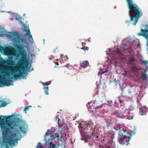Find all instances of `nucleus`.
Returning <instances> with one entry per match:
<instances>
[{
    "label": "nucleus",
    "mask_w": 148,
    "mask_h": 148,
    "mask_svg": "<svg viewBox=\"0 0 148 148\" xmlns=\"http://www.w3.org/2000/svg\"><path fill=\"white\" fill-rule=\"evenodd\" d=\"M4 53L6 55H8L9 53L14 52L15 51V49L13 47L10 46L6 47L5 48Z\"/></svg>",
    "instance_id": "423d86ee"
},
{
    "label": "nucleus",
    "mask_w": 148,
    "mask_h": 148,
    "mask_svg": "<svg viewBox=\"0 0 148 148\" xmlns=\"http://www.w3.org/2000/svg\"><path fill=\"white\" fill-rule=\"evenodd\" d=\"M148 63V61L147 60H143L141 62V63H143L145 65H147Z\"/></svg>",
    "instance_id": "393cba45"
},
{
    "label": "nucleus",
    "mask_w": 148,
    "mask_h": 148,
    "mask_svg": "<svg viewBox=\"0 0 148 148\" xmlns=\"http://www.w3.org/2000/svg\"><path fill=\"white\" fill-rule=\"evenodd\" d=\"M139 112H140H140H140V111Z\"/></svg>",
    "instance_id": "de8ad7c7"
},
{
    "label": "nucleus",
    "mask_w": 148,
    "mask_h": 148,
    "mask_svg": "<svg viewBox=\"0 0 148 148\" xmlns=\"http://www.w3.org/2000/svg\"><path fill=\"white\" fill-rule=\"evenodd\" d=\"M89 65V62L88 61H84L80 62V66L83 67H87Z\"/></svg>",
    "instance_id": "6e6552de"
},
{
    "label": "nucleus",
    "mask_w": 148,
    "mask_h": 148,
    "mask_svg": "<svg viewBox=\"0 0 148 148\" xmlns=\"http://www.w3.org/2000/svg\"><path fill=\"white\" fill-rule=\"evenodd\" d=\"M12 115L0 116V126L2 134L3 141L0 142V148H10L15 146V142L17 143L21 138L17 137L19 130L25 133L27 131V126L26 125H20L18 119L15 120H9Z\"/></svg>",
    "instance_id": "f257e3e1"
},
{
    "label": "nucleus",
    "mask_w": 148,
    "mask_h": 148,
    "mask_svg": "<svg viewBox=\"0 0 148 148\" xmlns=\"http://www.w3.org/2000/svg\"><path fill=\"white\" fill-rule=\"evenodd\" d=\"M87 133H90V135L92 134V132L90 131H89L88 130L86 131Z\"/></svg>",
    "instance_id": "c85d7f7f"
},
{
    "label": "nucleus",
    "mask_w": 148,
    "mask_h": 148,
    "mask_svg": "<svg viewBox=\"0 0 148 148\" xmlns=\"http://www.w3.org/2000/svg\"><path fill=\"white\" fill-rule=\"evenodd\" d=\"M19 40L22 42H26V40L23 38H19Z\"/></svg>",
    "instance_id": "aec40b11"
},
{
    "label": "nucleus",
    "mask_w": 148,
    "mask_h": 148,
    "mask_svg": "<svg viewBox=\"0 0 148 148\" xmlns=\"http://www.w3.org/2000/svg\"><path fill=\"white\" fill-rule=\"evenodd\" d=\"M58 47H57L55 49L53 50L54 52L56 53V52H57V51H58Z\"/></svg>",
    "instance_id": "bb28decb"
},
{
    "label": "nucleus",
    "mask_w": 148,
    "mask_h": 148,
    "mask_svg": "<svg viewBox=\"0 0 148 148\" xmlns=\"http://www.w3.org/2000/svg\"><path fill=\"white\" fill-rule=\"evenodd\" d=\"M56 120H58V125H59V126H60L61 125V124H60V122H59V121H60V119H59V118H58V117L57 116H56Z\"/></svg>",
    "instance_id": "a878e982"
},
{
    "label": "nucleus",
    "mask_w": 148,
    "mask_h": 148,
    "mask_svg": "<svg viewBox=\"0 0 148 148\" xmlns=\"http://www.w3.org/2000/svg\"><path fill=\"white\" fill-rule=\"evenodd\" d=\"M0 103H1V104L0 105V108L1 107H4L7 104V103L5 101H0Z\"/></svg>",
    "instance_id": "ddd939ff"
},
{
    "label": "nucleus",
    "mask_w": 148,
    "mask_h": 148,
    "mask_svg": "<svg viewBox=\"0 0 148 148\" xmlns=\"http://www.w3.org/2000/svg\"><path fill=\"white\" fill-rule=\"evenodd\" d=\"M55 63L57 65H58L59 64L58 63V62H56Z\"/></svg>",
    "instance_id": "58836bf2"
},
{
    "label": "nucleus",
    "mask_w": 148,
    "mask_h": 148,
    "mask_svg": "<svg viewBox=\"0 0 148 148\" xmlns=\"http://www.w3.org/2000/svg\"><path fill=\"white\" fill-rule=\"evenodd\" d=\"M85 45H86V43L85 42L82 43V45L83 47L85 46H84Z\"/></svg>",
    "instance_id": "f704fd0d"
},
{
    "label": "nucleus",
    "mask_w": 148,
    "mask_h": 148,
    "mask_svg": "<svg viewBox=\"0 0 148 148\" xmlns=\"http://www.w3.org/2000/svg\"><path fill=\"white\" fill-rule=\"evenodd\" d=\"M123 49L124 50H127L128 51H129V49L127 48H125V47H123Z\"/></svg>",
    "instance_id": "72a5a7b5"
},
{
    "label": "nucleus",
    "mask_w": 148,
    "mask_h": 148,
    "mask_svg": "<svg viewBox=\"0 0 148 148\" xmlns=\"http://www.w3.org/2000/svg\"><path fill=\"white\" fill-rule=\"evenodd\" d=\"M136 95V94H135L134 95Z\"/></svg>",
    "instance_id": "09e8293b"
},
{
    "label": "nucleus",
    "mask_w": 148,
    "mask_h": 148,
    "mask_svg": "<svg viewBox=\"0 0 148 148\" xmlns=\"http://www.w3.org/2000/svg\"><path fill=\"white\" fill-rule=\"evenodd\" d=\"M81 49H82L85 51L86 50L88 51L89 49V48L88 47H85V46L82 47Z\"/></svg>",
    "instance_id": "5701e85b"
},
{
    "label": "nucleus",
    "mask_w": 148,
    "mask_h": 148,
    "mask_svg": "<svg viewBox=\"0 0 148 148\" xmlns=\"http://www.w3.org/2000/svg\"><path fill=\"white\" fill-rule=\"evenodd\" d=\"M4 49L5 48H4L3 47L1 46L0 47V52H3V51L4 52V50L5 49Z\"/></svg>",
    "instance_id": "b1692460"
},
{
    "label": "nucleus",
    "mask_w": 148,
    "mask_h": 148,
    "mask_svg": "<svg viewBox=\"0 0 148 148\" xmlns=\"http://www.w3.org/2000/svg\"><path fill=\"white\" fill-rule=\"evenodd\" d=\"M106 127L107 128H108V127L110 125V124H111V122H110V121L106 122Z\"/></svg>",
    "instance_id": "4be33fe9"
},
{
    "label": "nucleus",
    "mask_w": 148,
    "mask_h": 148,
    "mask_svg": "<svg viewBox=\"0 0 148 148\" xmlns=\"http://www.w3.org/2000/svg\"><path fill=\"white\" fill-rule=\"evenodd\" d=\"M52 131L51 130H48L46 132L45 136V139L46 138V137L47 136H50L49 138H48L47 140H45L46 142L45 143V144H44L45 145L48 143L49 144V145L51 146V144L53 143L52 141L56 138V135H51L52 134Z\"/></svg>",
    "instance_id": "39448f33"
},
{
    "label": "nucleus",
    "mask_w": 148,
    "mask_h": 148,
    "mask_svg": "<svg viewBox=\"0 0 148 148\" xmlns=\"http://www.w3.org/2000/svg\"><path fill=\"white\" fill-rule=\"evenodd\" d=\"M29 38H32V39H33L32 36V35L31 34L30 35H29Z\"/></svg>",
    "instance_id": "c9c22d12"
},
{
    "label": "nucleus",
    "mask_w": 148,
    "mask_h": 148,
    "mask_svg": "<svg viewBox=\"0 0 148 148\" xmlns=\"http://www.w3.org/2000/svg\"><path fill=\"white\" fill-rule=\"evenodd\" d=\"M49 147V148H59V147L60 146L59 145H56L54 143H52L51 146Z\"/></svg>",
    "instance_id": "4468645a"
},
{
    "label": "nucleus",
    "mask_w": 148,
    "mask_h": 148,
    "mask_svg": "<svg viewBox=\"0 0 148 148\" xmlns=\"http://www.w3.org/2000/svg\"><path fill=\"white\" fill-rule=\"evenodd\" d=\"M127 117L129 119H132L133 117V115L132 114L130 113L127 116Z\"/></svg>",
    "instance_id": "a211bd4d"
},
{
    "label": "nucleus",
    "mask_w": 148,
    "mask_h": 148,
    "mask_svg": "<svg viewBox=\"0 0 148 148\" xmlns=\"http://www.w3.org/2000/svg\"><path fill=\"white\" fill-rule=\"evenodd\" d=\"M112 114L113 115H116V116H117L118 115L115 112H112Z\"/></svg>",
    "instance_id": "473e14b6"
},
{
    "label": "nucleus",
    "mask_w": 148,
    "mask_h": 148,
    "mask_svg": "<svg viewBox=\"0 0 148 148\" xmlns=\"http://www.w3.org/2000/svg\"><path fill=\"white\" fill-rule=\"evenodd\" d=\"M109 73V71L107 70L106 71H103L101 73V74H104L105 75H107L108 73Z\"/></svg>",
    "instance_id": "412c9836"
},
{
    "label": "nucleus",
    "mask_w": 148,
    "mask_h": 148,
    "mask_svg": "<svg viewBox=\"0 0 148 148\" xmlns=\"http://www.w3.org/2000/svg\"><path fill=\"white\" fill-rule=\"evenodd\" d=\"M1 45H0V47H1Z\"/></svg>",
    "instance_id": "8fccbe9b"
},
{
    "label": "nucleus",
    "mask_w": 148,
    "mask_h": 148,
    "mask_svg": "<svg viewBox=\"0 0 148 148\" xmlns=\"http://www.w3.org/2000/svg\"><path fill=\"white\" fill-rule=\"evenodd\" d=\"M112 102V101L111 100H108L106 102V103H107V104H109L110 103H111Z\"/></svg>",
    "instance_id": "7c9ffc66"
},
{
    "label": "nucleus",
    "mask_w": 148,
    "mask_h": 148,
    "mask_svg": "<svg viewBox=\"0 0 148 148\" xmlns=\"http://www.w3.org/2000/svg\"><path fill=\"white\" fill-rule=\"evenodd\" d=\"M26 28H29L28 27H26ZM24 31H26L27 32L25 34V35H29L31 34L30 32V30L29 29H24Z\"/></svg>",
    "instance_id": "2eb2a0df"
},
{
    "label": "nucleus",
    "mask_w": 148,
    "mask_h": 148,
    "mask_svg": "<svg viewBox=\"0 0 148 148\" xmlns=\"http://www.w3.org/2000/svg\"><path fill=\"white\" fill-rule=\"evenodd\" d=\"M147 77V75L145 73H143L141 75V78L143 80H146V79Z\"/></svg>",
    "instance_id": "dca6fc26"
},
{
    "label": "nucleus",
    "mask_w": 148,
    "mask_h": 148,
    "mask_svg": "<svg viewBox=\"0 0 148 148\" xmlns=\"http://www.w3.org/2000/svg\"><path fill=\"white\" fill-rule=\"evenodd\" d=\"M66 57L67 58L68 60V59H68V58L67 57V56H66Z\"/></svg>",
    "instance_id": "79ce46f5"
},
{
    "label": "nucleus",
    "mask_w": 148,
    "mask_h": 148,
    "mask_svg": "<svg viewBox=\"0 0 148 148\" xmlns=\"http://www.w3.org/2000/svg\"><path fill=\"white\" fill-rule=\"evenodd\" d=\"M64 148H65V146L64 145Z\"/></svg>",
    "instance_id": "c03bdc74"
},
{
    "label": "nucleus",
    "mask_w": 148,
    "mask_h": 148,
    "mask_svg": "<svg viewBox=\"0 0 148 148\" xmlns=\"http://www.w3.org/2000/svg\"><path fill=\"white\" fill-rule=\"evenodd\" d=\"M88 108L89 110L91 109H94V106H93L91 102H89L86 105Z\"/></svg>",
    "instance_id": "9d476101"
},
{
    "label": "nucleus",
    "mask_w": 148,
    "mask_h": 148,
    "mask_svg": "<svg viewBox=\"0 0 148 148\" xmlns=\"http://www.w3.org/2000/svg\"><path fill=\"white\" fill-rule=\"evenodd\" d=\"M31 107H32L31 106H28L27 107H25L24 108V112L25 113H26V111L28 110L29 109H30V108H31Z\"/></svg>",
    "instance_id": "6ab92c4d"
},
{
    "label": "nucleus",
    "mask_w": 148,
    "mask_h": 148,
    "mask_svg": "<svg viewBox=\"0 0 148 148\" xmlns=\"http://www.w3.org/2000/svg\"><path fill=\"white\" fill-rule=\"evenodd\" d=\"M16 47L20 50V54L21 56V59L18 60V64L15 66H11L10 65H15V62L10 58L6 60L5 63L7 65L4 69V70L1 72L3 76L2 79H0V87L4 86H9L12 83L6 82V79L5 77H9L10 72L11 75H14V77L16 79L21 77H23V75L25 73V72H21V70L23 68L24 66L27 63V54L24 47L20 45L17 44L15 46Z\"/></svg>",
    "instance_id": "f03ea898"
},
{
    "label": "nucleus",
    "mask_w": 148,
    "mask_h": 148,
    "mask_svg": "<svg viewBox=\"0 0 148 148\" xmlns=\"http://www.w3.org/2000/svg\"><path fill=\"white\" fill-rule=\"evenodd\" d=\"M1 62H2V61H1L0 60V64H1Z\"/></svg>",
    "instance_id": "a19ab883"
},
{
    "label": "nucleus",
    "mask_w": 148,
    "mask_h": 148,
    "mask_svg": "<svg viewBox=\"0 0 148 148\" xmlns=\"http://www.w3.org/2000/svg\"><path fill=\"white\" fill-rule=\"evenodd\" d=\"M147 26H148V25H146V26H145V29H144V30H145V29H146V28H147ZM143 29V30H144V29Z\"/></svg>",
    "instance_id": "e433bc0d"
},
{
    "label": "nucleus",
    "mask_w": 148,
    "mask_h": 148,
    "mask_svg": "<svg viewBox=\"0 0 148 148\" xmlns=\"http://www.w3.org/2000/svg\"><path fill=\"white\" fill-rule=\"evenodd\" d=\"M119 136L120 137L119 141L120 144L122 145H128L130 144L129 142L131 138V135L130 134V136L127 137L128 133L127 131L122 128H119Z\"/></svg>",
    "instance_id": "20e7f679"
},
{
    "label": "nucleus",
    "mask_w": 148,
    "mask_h": 148,
    "mask_svg": "<svg viewBox=\"0 0 148 148\" xmlns=\"http://www.w3.org/2000/svg\"><path fill=\"white\" fill-rule=\"evenodd\" d=\"M1 75H0V78H1Z\"/></svg>",
    "instance_id": "a18cd8bd"
},
{
    "label": "nucleus",
    "mask_w": 148,
    "mask_h": 148,
    "mask_svg": "<svg viewBox=\"0 0 148 148\" xmlns=\"http://www.w3.org/2000/svg\"><path fill=\"white\" fill-rule=\"evenodd\" d=\"M133 96H134V95H131V97H133Z\"/></svg>",
    "instance_id": "ea45409f"
},
{
    "label": "nucleus",
    "mask_w": 148,
    "mask_h": 148,
    "mask_svg": "<svg viewBox=\"0 0 148 148\" xmlns=\"http://www.w3.org/2000/svg\"><path fill=\"white\" fill-rule=\"evenodd\" d=\"M135 60V59L134 57L133 56H131L128 59V63L129 64H131L132 65L133 63L134 64L133 62H134Z\"/></svg>",
    "instance_id": "1a4fd4ad"
},
{
    "label": "nucleus",
    "mask_w": 148,
    "mask_h": 148,
    "mask_svg": "<svg viewBox=\"0 0 148 148\" xmlns=\"http://www.w3.org/2000/svg\"><path fill=\"white\" fill-rule=\"evenodd\" d=\"M56 138H57V140H58L59 139V138H63V136H62V135L61 136H56Z\"/></svg>",
    "instance_id": "c756f323"
},
{
    "label": "nucleus",
    "mask_w": 148,
    "mask_h": 148,
    "mask_svg": "<svg viewBox=\"0 0 148 148\" xmlns=\"http://www.w3.org/2000/svg\"><path fill=\"white\" fill-rule=\"evenodd\" d=\"M36 148H44V145L42 144L39 143L38 144Z\"/></svg>",
    "instance_id": "f3484780"
},
{
    "label": "nucleus",
    "mask_w": 148,
    "mask_h": 148,
    "mask_svg": "<svg viewBox=\"0 0 148 148\" xmlns=\"http://www.w3.org/2000/svg\"><path fill=\"white\" fill-rule=\"evenodd\" d=\"M132 68L133 71L135 72H137L138 70V68H137L134 64L132 65Z\"/></svg>",
    "instance_id": "f8f14e48"
},
{
    "label": "nucleus",
    "mask_w": 148,
    "mask_h": 148,
    "mask_svg": "<svg viewBox=\"0 0 148 148\" xmlns=\"http://www.w3.org/2000/svg\"><path fill=\"white\" fill-rule=\"evenodd\" d=\"M122 102L121 99H120V97H116L115 103L116 104H119Z\"/></svg>",
    "instance_id": "9b49d317"
},
{
    "label": "nucleus",
    "mask_w": 148,
    "mask_h": 148,
    "mask_svg": "<svg viewBox=\"0 0 148 148\" xmlns=\"http://www.w3.org/2000/svg\"><path fill=\"white\" fill-rule=\"evenodd\" d=\"M7 37L9 38H12L11 35L10 34L7 35Z\"/></svg>",
    "instance_id": "2f4dec72"
},
{
    "label": "nucleus",
    "mask_w": 148,
    "mask_h": 148,
    "mask_svg": "<svg viewBox=\"0 0 148 148\" xmlns=\"http://www.w3.org/2000/svg\"><path fill=\"white\" fill-rule=\"evenodd\" d=\"M128 93L129 94H130L131 93V91L130 90H129Z\"/></svg>",
    "instance_id": "4c0bfd02"
},
{
    "label": "nucleus",
    "mask_w": 148,
    "mask_h": 148,
    "mask_svg": "<svg viewBox=\"0 0 148 148\" xmlns=\"http://www.w3.org/2000/svg\"><path fill=\"white\" fill-rule=\"evenodd\" d=\"M16 20H18V18H16Z\"/></svg>",
    "instance_id": "37998d69"
},
{
    "label": "nucleus",
    "mask_w": 148,
    "mask_h": 148,
    "mask_svg": "<svg viewBox=\"0 0 148 148\" xmlns=\"http://www.w3.org/2000/svg\"><path fill=\"white\" fill-rule=\"evenodd\" d=\"M140 114H141V115H143V114L142 113H140Z\"/></svg>",
    "instance_id": "49530a36"
},
{
    "label": "nucleus",
    "mask_w": 148,
    "mask_h": 148,
    "mask_svg": "<svg viewBox=\"0 0 148 148\" xmlns=\"http://www.w3.org/2000/svg\"><path fill=\"white\" fill-rule=\"evenodd\" d=\"M127 2L130 20L134 22L133 25H135L137 22L139 18L141 17L143 13L141 10H139V8L138 5L135 3H133L132 0H126Z\"/></svg>",
    "instance_id": "7ed1b4c3"
},
{
    "label": "nucleus",
    "mask_w": 148,
    "mask_h": 148,
    "mask_svg": "<svg viewBox=\"0 0 148 148\" xmlns=\"http://www.w3.org/2000/svg\"><path fill=\"white\" fill-rule=\"evenodd\" d=\"M88 126H89V128H90V129H89V130H90V129L91 130L92 125H90L89 124H88L87 125V126H86L87 129L88 128Z\"/></svg>",
    "instance_id": "cd10ccee"
},
{
    "label": "nucleus",
    "mask_w": 148,
    "mask_h": 148,
    "mask_svg": "<svg viewBox=\"0 0 148 148\" xmlns=\"http://www.w3.org/2000/svg\"><path fill=\"white\" fill-rule=\"evenodd\" d=\"M42 84L43 86H44V87L43 88V89L45 90V93L46 95H49V93L48 92V85H49V84L47 83V82L46 83H43Z\"/></svg>",
    "instance_id": "0eeeda50"
}]
</instances>
